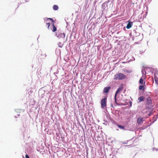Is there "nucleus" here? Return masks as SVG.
<instances>
[{"mask_svg": "<svg viewBox=\"0 0 158 158\" xmlns=\"http://www.w3.org/2000/svg\"><path fill=\"white\" fill-rule=\"evenodd\" d=\"M126 76L122 73H118L116 74L114 77V80H123L126 78Z\"/></svg>", "mask_w": 158, "mask_h": 158, "instance_id": "1", "label": "nucleus"}, {"mask_svg": "<svg viewBox=\"0 0 158 158\" xmlns=\"http://www.w3.org/2000/svg\"><path fill=\"white\" fill-rule=\"evenodd\" d=\"M146 107L148 109H152V107L153 106L152 105L151 99L149 97H148L146 98Z\"/></svg>", "mask_w": 158, "mask_h": 158, "instance_id": "2", "label": "nucleus"}, {"mask_svg": "<svg viewBox=\"0 0 158 158\" xmlns=\"http://www.w3.org/2000/svg\"><path fill=\"white\" fill-rule=\"evenodd\" d=\"M106 98H104L102 99L101 101V106L102 108L106 107Z\"/></svg>", "mask_w": 158, "mask_h": 158, "instance_id": "3", "label": "nucleus"}, {"mask_svg": "<svg viewBox=\"0 0 158 158\" xmlns=\"http://www.w3.org/2000/svg\"><path fill=\"white\" fill-rule=\"evenodd\" d=\"M47 19H50L52 21V28L51 29V30L52 32H54L56 31V27L55 26L54 24V21L51 18H48Z\"/></svg>", "mask_w": 158, "mask_h": 158, "instance_id": "4", "label": "nucleus"}, {"mask_svg": "<svg viewBox=\"0 0 158 158\" xmlns=\"http://www.w3.org/2000/svg\"><path fill=\"white\" fill-rule=\"evenodd\" d=\"M123 89V87L122 85H120L118 89L116 91V92L115 94V95H117V94L120 92L121 91H122Z\"/></svg>", "mask_w": 158, "mask_h": 158, "instance_id": "5", "label": "nucleus"}, {"mask_svg": "<svg viewBox=\"0 0 158 158\" xmlns=\"http://www.w3.org/2000/svg\"><path fill=\"white\" fill-rule=\"evenodd\" d=\"M117 95H115L114 96V101H115V103L118 106H120V105H122L123 104L122 103H120L119 102V101H117V99H116V97Z\"/></svg>", "mask_w": 158, "mask_h": 158, "instance_id": "6", "label": "nucleus"}, {"mask_svg": "<svg viewBox=\"0 0 158 158\" xmlns=\"http://www.w3.org/2000/svg\"><path fill=\"white\" fill-rule=\"evenodd\" d=\"M111 87L110 86L105 87L103 89V92L104 93H107L109 92Z\"/></svg>", "mask_w": 158, "mask_h": 158, "instance_id": "7", "label": "nucleus"}, {"mask_svg": "<svg viewBox=\"0 0 158 158\" xmlns=\"http://www.w3.org/2000/svg\"><path fill=\"white\" fill-rule=\"evenodd\" d=\"M133 25V22H131L130 21H128V23L127 26V28L128 29L132 27Z\"/></svg>", "mask_w": 158, "mask_h": 158, "instance_id": "8", "label": "nucleus"}, {"mask_svg": "<svg viewBox=\"0 0 158 158\" xmlns=\"http://www.w3.org/2000/svg\"><path fill=\"white\" fill-rule=\"evenodd\" d=\"M143 118L139 117L137 120V123L138 124H140L143 122Z\"/></svg>", "mask_w": 158, "mask_h": 158, "instance_id": "9", "label": "nucleus"}, {"mask_svg": "<svg viewBox=\"0 0 158 158\" xmlns=\"http://www.w3.org/2000/svg\"><path fill=\"white\" fill-rule=\"evenodd\" d=\"M48 18L46 19H45V21H46V25L47 26H48V29H49L50 26V23H48V21L49 19H47ZM49 20H50L49 19Z\"/></svg>", "mask_w": 158, "mask_h": 158, "instance_id": "10", "label": "nucleus"}, {"mask_svg": "<svg viewBox=\"0 0 158 158\" xmlns=\"http://www.w3.org/2000/svg\"><path fill=\"white\" fill-rule=\"evenodd\" d=\"M144 100V98L143 96H141L139 98L138 100L139 102H140L142 101H143Z\"/></svg>", "mask_w": 158, "mask_h": 158, "instance_id": "11", "label": "nucleus"}, {"mask_svg": "<svg viewBox=\"0 0 158 158\" xmlns=\"http://www.w3.org/2000/svg\"><path fill=\"white\" fill-rule=\"evenodd\" d=\"M139 89L142 90L143 91L144 90V85H140L139 87Z\"/></svg>", "mask_w": 158, "mask_h": 158, "instance_id": "12", "label": "nucleus"}, {"mask_svg": "<svg viewBox=\"0 0 158 158\" xmlns=\"http://www.w3.org/2000/svg\"><path fill=\"white\" fill-rule=\"evenodd\" d=\"M53 8L54 10H57L58 9V7L57 5H54L53 6Z\"/></svg>", "mask_w": 158, "mask_h": 158, "instance_id": "13", "label": "nucleus"}, {"mask_svg": "<svg viewBox=\"0 0 158 158\" xmlns=\"http://www.w3.org/2000/svg\"><path fill=\"white\" fill-rule=\"evenodd\" d=\"M117 126L119 127L120 128L122 129H124V127L123 126H122L119 125H118Z\"/></svg>", "mask_w": 158, "mask_h": 158, "instance_id": "14", "label": "nucleus"}, {"mask_svg": "<svg viewBox=\"0 0 158 158\" xmlns=\"http://www.w3.org/2000/svg\"><path fill=\"white\" fill-rule=\"evenodd\" d=\"M139 83L141 84H143V80L142 78H141L139 81Z\"/></svg>", "mask_w": 158, "mask_h": 158, "instance_id": "15", "label": "nucleus"}, {"mask_svg": "<svg viewBox=\"0 0 158 158\" xmlns=\"http://www.w3.org/2000/svg\"><path fill=\"white\" fill-rule=\"evenodd\" d=\"M106 5V6H107L106 3V2H104L102 4V6L103 7L105 6Z\"/></svg>", "mask_w": 158, "mask_h": 158, "instance_id": "16", "label": "nucleus"}, {"mask_svg": "<svg viewBox=\"0 0 158 158\" xmlns=\"http://www.w3.org/2000/svg\"><path fill=\"white\" fill-rule=\"evenodd\" d=\"M26 158H30L29 156L27 154L25 155Z\"/></svg>", "mask_w": 158, "mask_h": 158, "instance_id": "17", "label": "nucleus"}, {"mask_svg": "<svg viewBox=\"0 0 158 158\" xmlns=\"http://www.w3.org/2000/svg\"><path fill=\"white\" fill-rule=\"evenodd\" d=\"M48 23H50V22L49 21V20L48 21Z\"/></svg>", "mask_w": 158, "mask_h": 158, "instance_id": "18", "label": "nucleus"}, {"mask_svg": "<svg viewBox=\"0 0 158 158\" xmlns=\"http://www.w3.org/2000/svg\"><path fill=\"white\" fill-rule=\"evenodd\" d=\"M124 143V144H127V143H126V142L124 143Z\"/></svg>", "mask_w": 158, "mask_h": 158, "instance_id": "19", "label": "nucleus"}]
</instances>
